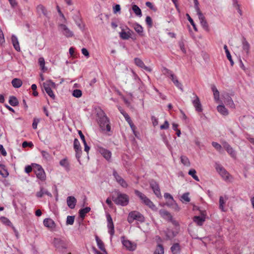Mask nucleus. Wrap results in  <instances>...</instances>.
<instances>
[{"instance_id":"nucleus-4","label":"nucleus","mask_w":254,"mask_h":254,"mask_svg":"<svg viewBox=\"0 0 254 254\" xmlns=\"http://www.w3.org/2000/svg\"><path fill=\"white\" fill-rule=\"evenodd\" d=\"M134 220H137L140 222H143L145 220L144 216L137 211L130 212L127 217V221L129 223H132Z\"/></svg>"},{"instance_id":"nucleus-36","label":"nucleus","mask_w":254,"mask_h":254,"mask_svg":"<svg viewBox=\"0 0 254 254\" xmlns=\"http://www.w3.org/2000/svg\"><path fill=\"white\" fill-rule=\"evenodd\" d=\"M164 196L166 199H168V205H173L175 202L173 196L170 193H165Z\"/></svg>"},{"instance_id":"nucleus-9","label":"nucleus","mask_w":254,"mask_h":254,"mask_svg":"<svg viewBox=\"0 0 254 254\" xmlns=\"http://www.w3.org/2000/svg\"><path fill=\"white\" fill-rule=\"evenodd\" d=\"M121 239L123 246L125 247L127 250L130 251H133L136 249V245L135 244L132 243L129 240H125L124 236H122Z\"/></svg>"},{"instance_id":"nucleus-41","label":"nucleus","mask_w":254,"mask_h":254,"mask_svg":"<svg viewBox=\"0 0 254 254\" xmlns=\"http://www.w3.org/2000/svg\"><path fill=\"white\" fill-rule=\"evenodd\" d=\"M181 161L185 166H190V165L189 158L186 156L181 157Z\"/></svg>"},{"instance_id":"nucleus-33","label":"nucleus","mask_w":254,"mask_h":254,"mask_svg":"<svg viewBox=\"0 0 254 254\" xmlns=\"http://www.w3.org/2000/svg\"><path fill=\"white\" fill-rule=\"evenodd\" d=\"M12 86L16 88H19L22 84V82L19 78H14L11 81Z\"/></svg>"},{"instance_id":"nucleus-53","label":"nucleus","mask_w":254,"mask_h":254,"mask_svg":"<svg viewBox=\"0 0 254 254\" xmlns=\"http://www.w3.org/2000/svg\"><path fill=\"white\" fill-rule=\"evenodd\" d=\"M74 216H68L66 218V225H72L74 221Z\"/></svg>"},{"instance_id":"nucleus-19","label":"nucleus","mask_w":254,"mask_h":254,"mask_svg":"<svg viewBox=\"0 0 254 254\" xmlns=\"http://www.w3.org/2000/svg\"><path fill=\"white\" fill-rule=\"evenodd\" d=\"M223 147L226 149L227 152L233 157L236 156V153L232 147L227 142L223 143Z\"/></svg>"},{"instance_id":"nucleus-62","label":"nucleus","mask_w":254,"mask_h":254,"mask_svg":"<svg viewBox=\"0 0 254 254\" xmlns=\"http://www.w3.org/2000/svg\"><path fill=\"white\" fill-rule=\"evenodd\" d=\"M212 145L217 150H220L222 148L221 145L216 142H212Z\"/></svg>"},{"instance_id":"nucleus-55","label":"nucleus","mask_w":254,"mask_h":254,"mask_svg":"<svg viewBox=\"0 0 254 254\" xmlns=\"http://www.w3.org/2000/svg\"><path fill=\"white\" fill-rule=\"evenodd\" d=\"M38 63L39 65L41 67L42 69L44 70L45 69V60L43 57H41L38 60Z\"/></svg>"},{"instance_id":"nucleus-38","label":"nucleus","mask_w":254,"mask_h":254,"mask_svg":"<svg viewBox=\"0 0 254 254\" xmlns=\"http://www.w3.org/2000/svg\"><path fill=\"white\" fill-rule=\"evenodd\" d=\"M212 91L213 92L214 98L216 101H218L219 99V92L217 90L216 87L213 85L211 86Z\"/></svg>"},{"instance_id":"nucleus-21","label":"nucleus","mask_w":254,"mask_h":254,"mask_svg":"<svg viewBox=\"0 0 254 254\" xmlns=\"http://www.w3.org/2000/svg\"><path fill=\"white\" fill-rule=\"evenodd\" d=\"M159 213L160 216L163 218L166 219L168 221H172V216L168 211L164 209H160Z\"/></svg>"},{"instance_id":"nucleus-61","label":"nucleus","mask_w":254,"mask_h":254,"mask_svg":"<svg viewBox=\"0 0 254 254\" xmlns=\"http://www.w3.org/2000/svg\"><path fill=\"white\" fill-rule=\"evenodd\" d=\"M41 153L42 154L43 157L45 159L48 160L50 158V155L48 152L44 150H42L41 151Z\"/></svg>"},{"instance_id":"nucleus-23","label":"nucleus","mask_w":254,"mask_h":254,"mask_svg":"<svg viewBox=\"0 0 254 254\" xmlns=\"http://www.w3.org/2000/svg\"><path fill=\"white\" fill-rule=\"evenodd\" d=\"M11 41L14 49L18 52L20 51V48L16 36L12 35L11 37Z\"/></svg>"},{"instance_id":"nucleus-2","label":"nucleus","mask_w":254,"mask_h":254,"mask_svg":"<svg viewBox=\"0 0 254 254\" xmlns=\"http://www.w3.org/2000/svg\"><path fill=\"white\" fill-rule=\"evenodd\" d=\"M134 193L139 198L143 204L148 206L152 210H154L156 208V206L154 203L144 194L136 190H134Z\"/></svg>"},{"instance_id":"nucleus-40","label":"nucleus","mask_w":254,"mask_h":254,"mask_svg":"<svg viewBox=\"0 0 254 254\" xmlns=\"http://www.w3.org/2000/svg\"><path fill=\"white\" fill-rule=\"evenodd\" d=\"M132 9L136 15L140 16H141V10L137 5L133 4L132 6Z\"/></svg>"},{"instance_id":"nucleus-10","label":"nucleus","mask_w":254,"mask_h":254,"mask_svg":"<svg viewBox=\"0 0 254 254\" xmlns=\"http://www.w3.org/2000/svg\"><path fill=\"white\" fill-rule=\"evenodd\" d=\"M193 100H192V103L194 107L195 110L198 112H201L202 111V105L200 102V100L197 95L194 93L192 92Z\"/></svg>"},{"instance_id":"nucleus-51","label":"nucleus","mask_w":254,"mask_h":254,"mask_svg":"<svg viewBox=\"0 0 254 254\" xmlns=\"http://www.w3.org/2000/svg\"><path fill=\"white\" fill-rule=\"evenodd\" d=\"M189 196V192L184 193L181 196V198H182L181 200L182 201H183V200H184V201H186L187 202H190V199Z\"/></svg>"},{"instance_id":"nucleus-14","label":"nucleus","mask_w":254,"mask_h":254,"mask_svg":"<svg viewBox=\"0 0 254 254\" xmlns=\"http://www.w3.org/2000/svg\"><path fill=\"white\" fill-rule=\"evenodd\" d=\"M63 34L66 37H71L73 36V33L70 31L64 24H61L59 25Z\"/></svg>"},{"instance_id":"nucleus-56","label":"nucleus","mask_w":254,"mask_h":254,"mask_svg":"<svg viewBox=\"0 0 254 254\" xmlns=\"http://www.w3.org/2000/svg\"><path fill=\"white\" fill-rule=\"evenodd\" d=\"M145 21L146 24L148 25V27L151 28L153 26L152 20L150 16H147L146 17Z\"/></svg>"},{"instance_id":"nucleus-31","label":"nucleus","mask_w":254,"mask_h":254,"mask_svg":"<svg viewBox=\"0 0 254 254\" xmlns=\"http://www.w3.org/2000/svg\"><path fill=\"white\" fill-rule=\"evenodd\" d=\"M8 102L11 106L13 107L16 106L19 104L18 99L15 96H10L9 97Z\"/></svg>"},{"instance_id":"nucleus-34","label":"nucleus","mask_w":254,"mask_h":254,"mask_svg":"<svg viewBox=\"0 0 254 254\" xmlns=\"http://www.w3.org/2000/svg\"><path fill=\"white\" fill-rule=\"evenodd\" d=\"M243 49L246 51L247 54H249L250 46L249 43L247 42L245 38H243L242 41Z\"/></svg>"},{"instance_id":"nucleus-24","label":"nucleus","mask_w":254,"mask_h":254,"mask_svg":"<svg viewBox=\"0 0 254 254\" xmlns=\"http://www.w3.org/2000/svg\"><path fill=\"white\" fill-rule=\"evenodd\" d=\"M178 234V232L172 230H168L166 232V237L167 240H172Z\"/></svg>"},{"instance_id":"nucleus-59","label":"nucleus","mask_w":254,"mask_h":254,"mask_svg":"<svg viewBox=\"0 0 254 254\" xmlns=\"http://www.w3.org/2000/svg\"><path fill=\"white\" fill-rule=\"evenodd\" d=\"M40 122V119L37 118H34L32 123V127L33 129H36L37 128V125Z\"/></svg>"},{"instance_id":"nucleus-45","label":"nucleus","mask_w":254,"mask_h":254,"mask_svg":"<svg viewBox=\"0 0 254 254\" xmlns=\"http://www.w3.org/2000/svg\"><path fill=\"white\" fill-rule=\"evenodd\" d=\"M0 221L4 224L7 226L12 225L10 221L5 217L1 216L0 217Z\"/></svg>"},{"instance_id":"nucleus-37","label":"nucleus","mask_w":254,"mask_h":254,"mask_svg":"<svg viewBox=\"0 0 254 254\" xmlns=\"http://www.w3.org/2000/svg\"><path fill=\"white\" fill-rule=\"evenodd\" d=\"M224 49L225 50V53H226L227 59L230 61V62L231 63V65L232 66H233L234 65V62H233V61L232 60L231 55L230 54V53L228 49L227 45H225L224 46Z\"/></svg>"},{"instance_id":"nucleus-1","label":"nucleus","mask_w":254,"mask_h":254,"mask_svg":"<svg viewBox=\"0 0 254 254\" xmlns=\"http://www.w3.org/2000/svg\"><path fill=\"white\" fill-rule=\"evenodd\" d=\"M112 199L116 204L126 206L129 203V198L127 194L122 193L119 190H115L112 195Z\"/></svg>"},{"instance_id":"nucleus-42","label":"nucleus","mask_w":254,"mask_h":254,"mask_svg":"<svg viewBox=\"0 0 254 254\" xmlns=\"http://www.w3.org/2000/svg\"><path fill=\"white\" fill-rule=\"evenodd\" d=\"M196 172L195 171V170H194V169H191L189 170V175L191 176L193 179H194L195 181H199V178L196 175Z\"/></svg>"},{"instance_id":"nucleus-57","label":"nucleus","mask_w":254,"mask_h":254,"mask_svg":"<svg viewBox=\"0 0 254 254\" xmlns=\"http://www.w3.org/2000/svg\"><path fill=\"white\" fill-rule=\"evenodd\" d=\"M73 18L76 25L80 28L81 21L79 17L77 15H76L74 16Z\"/></svg>"},{"instance_id":"nucleus-47","label":"nucleus","mask_w":254,"mask_h":254,"mask_svg":"<svg viewBox=\"0 0 254 254\" xmlns=\"http://www.w3.org/2000/svg\"><path fill=\"white\" fill-rule=\"evenodd\" d=\"M225 203V202L224 200L223 197L221 196L219 198V208L222 211H226V210L224 209V205Z\"/></svg>"},{"instance_id":"nucleus-63","label":"nucleus","mask_w":254,"mask_h":254,"mask_svg":"<svg viewBox=\"0 0 254 254\" xmlns=\"http://www.w3.org/2000/svg\"><path fill=\"white\" fill-rule=\"evenodd\" d=\"M169 124L167 121H165L163 125L160 126V129H167L169 128Z\"/></svg>"},{"instance_id":"nucleus-46","label":"nucleus","mask_w":254,"mask_h":254,"mask_svg":"<svg viewBox=\"0 0 254 254\" xmlns=\"http://www.w3.org/2000/svg\"><path fill=\"white\" fill-rule=\"evenodd\" d=\"M134 61L135 64L137 66H138V67H140L141 68H142V67L144 65V64L143 62L141 59H140L139 58H134Z\"/></svg>"},{"instance_id":"nucleus-50","label":"nucleus","mask_w":254,"mask_h":254,"mask_svg":"<svg viewBox=\"0 0 254 254\" xmlns=\"http://www.w3.org/2000/svg\"><path fill=\"white\" fill-rule=\"evenodd\" d=\"M73 147L74 150L81 149V146L79 140L77 138H75L73 142Z\"/></svg>"},{"instance_id":"nucleus-13","label":"nucleus","mask_w":254,"mask_h":254,"mask_svg":"<svg viewBox=\"0 0 254 254\" xmlns=\"http://www.w3.org/2000/svg\"><path fill=\"white\" fill-rule=\"evenodd\" d=\"M198 18L199 19L201 25L203 28L206 31H209V28L207 22L205 19V17L203 15L202 12H199L197 14Z\"/></svg>"},{"instance_id":"nucleus-39","label":"nucleus","mask_w":254,"mask_h":254,"mask_svg":"<svg viewBox=\"0 0 254 254\" xmlns=\"http://www.w3.org/2000/svg\"><path fill=\"white\" fill-rule=\"evenodd\" d=\"M61 166L64 167L66 170H69V164L66 158L62 159L60 162Z\"/></svg>"},{"instance_id":"nucleus-29","label":"nucleus","mask_w":254,"mask_h":254,"mask_svg":"<svg viewBox=\"0 0 254 254\" xmlns=\"http://www.w3.org/2000/svg\"><path fill=\"white\" fill-rule=\"evenodd\" d=\"M48 85L47 84H45L44 85V86H43L44 90H45V91L46 92V93L48 94V95L51 97L53 99H55V94H54L52 90V88H50V87H48L47 86Z\"/></svg>"},{"instance_id":"nucleus-25","label":"nucleus","mask_w":254,"mask_h":254,"mask_svg":"<svg viewBox=\"0 0 254 254\" xmlns=\"http://www.w3.org/2000/svg\"><path fill=\"white\" fill-rule=\"evenodd\" d=\"M44 194L52 196V194L43 188H41L40 190L36 193L38 197H42Z\"/></svg>"},{"instance_id":"nucleus-64","label":"nucleus","mask_w":254,"mask_h":254,"mask_svg":"<svg viewBox=\"0 0 254 254\" xmlns=\"http://www.w3.org/2000/svg\"><path fill=\"white\" fill-rule=\"evenodd\" d=\"M163 71L164 74L167 75L168 76H169L171 75V73H173L172 71L166 67H163Z\"/></svg>"},{"instance_id":"nucleus-22","label":"nucleus","mask_w":254,"mask_h":254,"mask_svg":"<svg viewBox=\"0 0 254 254\" xmlns=\"http://www.w3.org/2000/svg\"><path fill=\"white\" fill-rule=\"evenodd\" d=\"M95 239L99 249L103 253H105L106 254H107V253L105 248L104 244L103 242V241L101 240H100V238L97 236H95Z\"/></svg>"},{"instance_id":"nucleus-8","label":"nucleus","mask_w":254,"mask_h":254,"mask_svg":"<svg viewBox=\"0 0 254 254\" xmlns=\"http://www.w3.org/2000/svg\"><path fill=\"white\" fill-rule=\"evenodd\" d=\"M113 175L117 182L124 188H127L128 187L127 183L125 180L120 176L117 172L114 169L113 171Z\"/></svg>"},{"instance_id":"nucleus-11","label":"nucleus","mask_w":254,"mask_h":254,"mask_svg":"<svg viewBox=\"0 0 254 254\" xmlns=\"http://www.w3.org/2000/svg\"><path fill=\"white\" fill-rule=\"evenodd\" d=\"M150 188L157 197H161V193L159 185L155 181L152 180L150 182Z\"/></svg>"},{"instance_id":"nucleus-32","label":"nucleus","mask_w":254,"mask_h":254,"mask_svg":"<svg viewBox=\"0 0 254 254\" xmlns=\"http://www.w3.org/2000/svg\"><path fill=\"white\" fill-rule=\"evenodd\" d=\"M193 221L195 222L197 225L202 226L205 221V218L199 216H195L193 217Z\"/></svg>"},{"instance_id":"nucleus-6","label":"nucleus","mask_w":254,"mask_h":254,"mask_svg":"<svg viewBox=\"0 0 254 254\" xmlns=\"http://www.w3.org/2000/svg\"><path fill=\"white\" fill-rule=\"evenodd\" d=\"M34 171L37 177L40 180L43 181L45 180L46 175L45 172L42 167L37 164H33Z\"/></svg>"},{"instance_id":"nucleus-5","label":"nucleus","mask_w":254,"mask_h":254,"mask_svg":"<svg viewBox=\"0 0 254 254\" xmlns=\"http://www.w3.org/2000/svg\"><path fill=\"white\" fill-rule=\"evenodd\" d=\"M215 168L217 172L224 180L226 181L228 180L230 174L222 165L218 163H216Z\"/></svg>"},{"instance_id":"nucleus-48","label":"nucleus","mask_w":254,"mask_h":254,"mask_svg":"<svg viewBox=\"0 0 254 254\" xmlns=\"http://www.w3.org/2000/svg\"><path fill=\"white\" fill-rule=\"evenodd\" d=\"M186 16L187 17L188 20L190 23L191 25L192 26L193 28L194 31H197V29L196 28V25L195 24L193 19L190 17V15L188 13L186 14Z\"/></svg>"},{"instance_id":"nucleus-3","label":"nucleus","mask_w":254,"mask_h":254,"mask_svg":"<svg viewBox=\"0 0 254 254\" xmlns=\"http://www.w3.org/2000/svg\"><path fill=\"white\" fill-rule=\"evenodd\" d=\"M98 123L101 129L103 131H110L111 126L109 119L104 115L99 119Z\"/></svg>"},{"instance_id":"nucleus-18","label":"nucleus","mask_w":254,"mask_h":254,"mask_svg":"<svg viewBox=\"0 0 254 254\" xmlns=\"http://www.w3.org/2000/svg\"><path fill=\"white\" fill-rule=\"evenodd\" d=\"M127 29L128 30L127 32H126L123 29L122 31L120 32V36L123 40L128 39L130 37L131 33H133V32L128 28H127Z\"/></svg>"},{"instance_id":"nucleus-17","label":"nucleus","mask_w":254,"mask_h":254,"mask_svg":"<svg viewBox=\"0 0 254 254\" xmlns=\"http://www.w3.org/2000/svg\"><path fill=\"white\" fill-rule=\"evenodd\" d=\"M76 202V198L73 196H68L66 198L67 205L70 209L74 208Z\"/></svg>"},{"instance_id":"nucleus-35","label":"nucleus","mask_w":254,"mask_h":254,"mask_svg":"<svg viewBox=\"0 0 254 254\" xmlns=\"http://www.w3.org/2000/svg\"><path fill=\"white\" fill-rule=\"evenodd\" d=\"M173 254H178L180 251V247L179 243L174 244L171 248Z\"/></svg>"},{"instance_id":"nucleus-7","label":"nucleus","mask_w":254,"mask_h":254,"mask_svg":"<svg viewBox=\"0 0 254 254\" xmlns=\"http://www.w3.org/2000/svg\"><path fill=\"white\" fill-rule=\"evenodd\" d=\"M53 244L56 249L60 252L66 249V246L64 241L60 238H54Z\"/></svg>"},{"instance_id":"nucleus-27","label":"nucleus","mask_w":254,"mask_h":254,"mask_svg":"<svg viewBox=\"0 0 254 254\" xmlns=\"http://www.w3.org/2000/svg\"><path fill=\"white\" fill-rule=\"evenodd\" d=\"M134 30L139 34V35L143 36V30L142 27L138 23H135L133 26Z\"/></svg>"},{"instance_id":"nucleus-26","label":"nucleus","mask_w":254,"mask_h":254,"mask_svg":"<svg viewBox=\"0 0 254 254\" xmlns=\"http://www.w3.org/2000/svg\"><path fill=\"white\" fill-rule=\"evenodd\" d=\"M0 175L3 178H6L9 175V173L5 165L0 164Z\"/></svg>"},{"instance_id":"nucleus-44","label":"nucleus","mask_w":254,"mask_h":254,"mask_svg":"<svg viewBox=\"0 0 254 254\" xmlns=\"http://www.w3.org/2000/svg\"><path fill=\"white\" fill-rule=\"evenodd\" d=\"M108 228L109 229V233L111 235V236L112 237L115 233V230H114V225L113 222L112 223H108L107 225Z\"/></svg>"},{"instance_id":"nucleus-60","label":"nucleus","mask_w":254,"mask_h":254,"mask_svg":"<svg viewBox=\"0 0 254 254\" xmlns=\"http://www.w3.org/2000/svg\"><path fill=\"white\" fill-rule=\"evenodd\" d=\"M173 83L179 89L183 91V85L178 79L174 80Z\"/></svg>"},{"instance_id":"nucleus-43","label":"nucleus","mask_w":254,"mask_h":254,"mask_svg":"<svg viewBox=\"0 0 254 254\" xmlns=\"http://www.w3.org/2000/svg\"><path fill=\"white\" fill-rule=\"evenodd\" d=\"M164 248L162 245L158 244L157 248L154 252V254H164Z\"/></svg>"},{"instance_id":"nucleus-15","label":"nucleus","mask_w":254,"mask_h":254,"mask_svg":"<svg viewBox=\"0 0 254 254\" xmlns=\"http://www.w3.org/2000/svg\"><path fill=\"white\" fill-rule=\"evenodd\" d=\"M223 98H224V102L227 106H229L231 108H233V109L235 108V106L234 103V102H233L232 98L229 95V94L227 93V94L224 95Z\"/></svg>"},{"instance_id":"nucleus-30","label":"nucleus","mask_w":254,"mask_h":254,"mask_svg":"<svg viewBox=\"0 0 254 254\" xmlns=\"http://www.w3.org/2000/svg\"><path fill=\"white\" fill-rule=\"evenodd\" d=\"M91 210L90 207H86L85 208L81 209L79 211V216L82 219L84 218L86 214L88 213Z\"/></svg>"},{"instance_id":"nucleus-54","label":"nucleus","mask_w":254,"mask_h":254,"mask_svg":"<svg viewBox=\"0 0 254 254\" xmlns=\"http://www.w3.org/2000/svg\"><path fill=\"white\" fill-rule=\"evenodd\" d=\"M45 84H47L48 87H50V88H55L56 87V84L55 82H54L53 81H52L51 80H47L45 82H44L43 84V86H44V85Z\"/></svg>"},{"instance_id":"nucleus-49","label":"nucleus","mask_w":254,"mask_h":254,"mask_svg":"<svg viewBox=\"0 0 254 254\" xmlns=\"http://www.w3.org/2000/svg\"><path fill=\"white\" fill-rule=\"evenodd\" d=\"M72 96L76 98H79L82 96V91L80 89H75L73 91Z\"/></svg>"},{"instance_id":"nucleus-20","label":"nucleus","mask_w":254,"mask_h":254,"mask_svg":"<svg viewBox=\"0 0 254 254\" xmlns=\"http://www.w3.org/2000/svg\"><path fill=\"white\" fill-rule=\"evenodd\" d=\"M44 225L49 229H53L56 227L55 222L51 218H46L43 221Z\"/></svg>"},{"instance_id":"nucleus-58","label":"nucleus","mask_w":254,"mask_h":254,"mask_svg":"<svg viewBox=\"0 0 254 254\" xmlns=\"http://www.w3.org/2000/svg\"><path fill=\"white\" fill-rule=\"evenodd\" d=\"M194 4V8L197 12V14H199V12H201V11L200 10V8L198 6L199 2L197 0H193Z\"/></svg>"},{"instance_id":"nucleus-28","label":"nucleus","mask_w":254,"mask_h":254,"mask_svg":"<svg viewBox=\"0 0 254 254\" xmlns=\"http://www.w3.org/2000/svg\"><path fill=\"white\" fill-rule=\"evenodd\" d=\"M217 109L218 112L223 116H227L229 114L228 110L224 105H218Z\"/></svg>"},{"instance_id":"nucleus-16","label":"nucleus","mask_w":254,"mask_h":254,"mask_svg":"<svg viewBox=\"0 0 254 254\" xmlns=\"http://www.w3.org/2000/svg\"><path fill=\"white\" fill-rule=\"evenodd\" d=\"M36 11L39 16H41L42 14L45 17H48V11L46 7L42 4H39L37 6Z\"/></svg>"},{"instance_id":"nucleus-12","label":"nucleus","mask_w":254,"mask_h":254,"mask_svg":"<svg viewBox=\"0 0 254 254\" xmlns=\"http://www.w3.org/2000/svg\"><path fill=\"white\" fill-rule=\"evenodd\" d=\"M97 151L108 161L111 158L112 153L110 151L102 147L98 146Z\"/></svg>"},{"instance_id":"nucleus-52","label":"nucleus","mask_w":254,"mask_h":254,"mask_svg":"<svg viewBox=\"0 0 254 254\" xmlns=\"http://www.w3.org/2000/svg\"><path fill=\"white\" fill-rule=\"evenodd\" d=\"M233 6L236 8L240 15H242V11L240 8V5L238 4L237 0H233Z\"/></svg>"}]
</instances>
